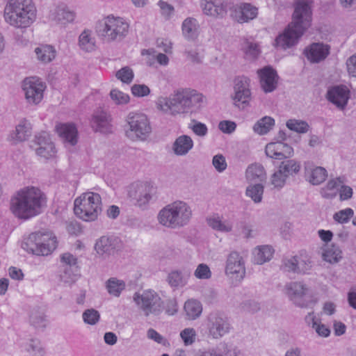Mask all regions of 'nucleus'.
I'll return each mask as SVG.
<instances>
[{"label": "nucleus", "instance_id": "1", "mask_svg": "<svg viewBox=\"0 0 356 356\" xmlns=\"http://www.w3.org/2000/svg\"><path fill=\"white\" fill-rule=\"evenodd\" d=\"M312 10L309 2L297 3L292 22L282 34L275 39V46L286 49L295 45L305 31L311 26Z\"/></svg>", "mask_w": 356, "mask_h": 356}, {"label": "nucleus", "instance_id": "2", "mask_svg": "<svg viewBox=\"0 0 356 356\" xmlns=\"http://www.w3.org/2000/svg\"><path fill=\"white\" fill-rule=\"evenodd\" d=\"M45 204V195L38 188L27 186L11 199L10 210L15 216L28 219L39 214Z\"/></svg>", "mask_w": 356, "mask_h": 356}, {"label": "nucleus", "instance_id": "3", "mask_svg": "<svg viewBox=\"0 0 356 356\" xmlns=\"http://www.w3.org/2000/svg\"><path fill=\"white\" fill-rule=\"evenodd\" d=\"M203 96L194 90L188 88L176 90L172 97H159L157 108L172 114L193 111L200 107Z\"/></svg>", "mask_w": 356, "mask_h": 356}, {"label": "nucleus", "instance_id": "4", "mask_svg": "<svg viewBox=\"0 0 356 356\" xmlns=\"http://www.w3.org/2000/svg\"><path fill=\"white\" fill-rule=\"evenodd\" d=\"M36 16L37 10L32 0H9L4 8L5 22L17 29L29 27Z\"/></svg>", "mask_w": 356, "mask_h": 356}, {"label": "nucleus", "instance_id": "5", "mask_svg": "<svg viewBox=\"0 0 356 356\" xmlns=\"http://www.w3.org/2000/svg\"><path fill=\"white\" fill-rule=\"evenodd\" d=\"M74 213L84 222H94L102 211V201L99 193L87 191L81 193L74 201Z\"/></svg>", "mask_w": 356, "mask_h": 356}, {"label": "nucleus", "instance_id": "6", "mask_svg": "<svg viewBox=\"0 0 356 356\" xmlns=\"http://www.w3.org/2000/svg\"><path fill=\"white\" fill-rule=\"evenodd\" d=\"M191 215V210L186 203L175 202L159 212L158 219L163 226L176 227L185 225Z\"/></svg>", "mask_w": 356, "mask_h": 356}, {"label": "nucleus", "instance_id": "7", "mask_svg": "<svg viewBox=\"0 0 356 356\" xmlns=\"http://www.w3.org/2000/svg\"><path fill=\"white\" fill-rule=\"evenodd\" d=\"M129 129L126 134L129 138L134 139L145 138L151 131V127L147 116L143 113H131L127 117Z\"/></svg>", "mask_w": 356, "mask_h": 356}, {"label": "nucleus", "instance_id": "8", "mask_svg": "<svg viewBox=\"0 0 356 356\" xmlns=\"http://www.w3.org/2000/svg\"><path fill=\"white\" fill-rule=\"evenodd\" d=\"M30 239L36 242L35 248L30 249V252L36 255H49L57 247L56 237L49 232L33 233Z\"/></svg>", "mask_w": 356, "mask_h": 356}, {"label": "nucleus", "instance_id": "9", "mask_svg": "<svg viewBox=\"0 0 356 356\" xmlns=\"http://www.w3.org/2000/svg\"><path fill=\"white\" fill-rule=\"evenodd\" d=\"M154 191V188L150 182L138 181L129 186L128 196L133 204L142 207L149 203Z\"/></svg>", "mask_w": 356, "mask_h": 356}, {"label": "nucleus", "instance_id": "10", "mask_svg": "<svg viewBox=\"0 0 356 356\" xmlns=\"http://www.w3.org/2000/svg\"><path fill=\"white\" fill-rule=\"evenodd\" d=\"M103 35L108 40H115L125 36L129 31V24L122 17L109 15L104 20Z\"/></svg>", "mask_w": 356, "mask_h": 356}, {"label": "nucleus", "instance_id": "11", "mask_svg": "<svg viewBox=\"0 0 356 356\" xmlns=\"http://www.w3.org/2000/svg\"><path fill=\"white\" fill-rule=\"evenodd\" d=\"M134 300L146 316L158 314L161 311V298L153 291H145L141 295L136 293Z\"/></svg>", "mask_w": 356, "mask_h": 356}, {"label": "nucleus", "instance_id": "12", "mask_svg": "<svg viewBox=\"0 0 356 356\" xmlns=\"http://www.w3.org/2000/svg\"><path fill=\"white\" fill-rule=\"evenodd\" d=\"M45 84L36 77L25 79L23 83V90L29 103L38 104L43 99Z\"/></svg>", "mask_w": 356, "mask_h": 356}, {"label": "nucleus", "instance_id": "13", "mask_svg": "<svg viewBox=\"0 0 356 356\" xmlns=\"http://www.w3.org/2000/svg\"><path fill=\"white\" fill-rule=\"evenodd\" d=\"M343 181L341 178H337L328 181L325 188L321 191L324 197H332L336 195L337 191L339 190L340 199L346 200L353 195V190L350 187L342 186Z\"/></svg>", "mask_w": 356, "mask_h": 356}, {"label": "nucleus", "instance_id": "14", "mask_svg": "<svg viewBox=\"0 0 356 356\" xmlns=\"http://www.w3.org/2000/svg\"><path fill=\"white\" fill-rule=\"evenodd\" d=\"M249 79L247 77H238L235 79L234 101L236 106L250 102L251 95L249 90Z\"/></svg>", "mask_w": 356, "mask_h": 356}, {"label": "nucleus", "instance_id": "15", "mask_svg": "<svg viewBox=\"0 0 356 356\" xmlns=\"http://www.w3.org/2000/svg\"><path fill=\"white\" fill-rule=\"evenodd\" d=\"M266 155L272 159L282 160L291 157L293 154V148L282 142L270 143L266 146Z\"/></svg>", "mask_w": 356, "mask_h": 356}, {"label": "nucleus", "instance_id": "16", "mask_svg": "<svg viewBox=\"0 0 356 356\" xmlns=\"http://www.w3.org/2000/svg\"><path fill=\"white\" fill-rule=\"evenodd\" d=\"M226 273L235 276L236 280L243 278L245 269L241 257L236 252H232L227 261Z\"/></svg>", "mask_w": 356, "mask_h": 356}, {"label": "nucleus", "instance_id": "17", "mask_svg": "<svg viewBox=\"0 0 356 356\" xmlns=\"http://www.w3.org/2000/svg\"><path fill=\"white\" fill-rule=\"evenodd\" d=\"M260 79V84L265 92L273 91L277 83V74L270 67H265L258 71Z\"/></svg>", "mask_w": 356, "mask_h": 356}, {"label": "nucleus", "instance_id": "18", "mask_svg": "<svg viewBox=\"0 0 356 356\" xmlns=\"http://www.w3.org/2000/svg\"><path fill=\"white\" fill-rule=\"evenodd\" d=\"M35 142L39 145V147L36 149V153L38 156L47 159L54 156L56 154L55 147L50 141L47 133L42 132L37 136Z\"/></svg>", "mask_w": 356, "mask_h": 356}, {"label": "nucleus", "instance_id": "19", "mask_svg": "<svg viewBox=\"0 0 356 356\" xmlns=\"http://www.w3.org/2000/svg\"><path fill=\"white\" fill-rule=\"evenodd\" d=\"M257 14V8L250 3H243L234 8L232 15L238 22L245 23L254 19Z\"/></svg>", "mask_w": 356, "mask_h": 356}, {"label": "nucleus", "instance_id": "20", "mask_svg": "<svg viewBox=\"0 0 356 356\" xmlns=\"http://www.w3.org/2000/svg\"><path fill=\"white\" fill-rule=\"evenodd\" d=\"M349 92L346 86H337L328 91L327 98L337 106L343 108L347 104Z\"/></svg>", "mask_w": 356, "mask_h": 356}, {"label": "nucleus", "instance_id": "21", "mask_svg": "<svg viewBox=\"0 0 356 356\" xmlns=\"http://www.w3.org/2000/svg\"><path fill=\"white\" fill-rule=\"evenodd\" d=\"M329 52V46L321 43H314L305 51L306 57L312 63H318L325 59Z\"/></svg>", "mask_w": 356, "mask_h": 356}, {"label": "nucleus", "instance_id": "22", "mask_svg": "<svg viewBox=\"0 0 356 356\" xmlns=\"http://www.w3.org/2000/svg\"><path fill=\"white\" fill-rule=\"evenodd\" d=\"M203 12L213 17L223 16L227 12L226 0H204Z\"/></svg>", "mask_w": 356, "mask_h": 356}, {"label": "nucleus", "instance_id": "23", "mask_svg": "<svg viewBox=\"0 0 356 356\" xmlns=\"http://www.w3.org/2000/svg\"><path fill=\"white\" fill-rule=\"evenodd\" d=\"M310 261L308 256L305 252L301 253L300 255V259H298L296 257H293L291 260H287L284 262V267L289 271H298L305 273L307 270L310 266Z\"/></svg>", "mask_w": 356, "mask_h": 356}, {"label": "nucleus", "instance_id": "24", "mask_svg": "<svg viewBox=\"0 0 356 356\" xmlns=\"http://www.w3.org/2000/svg\"><path fill=\"white\" fill-rule=\"evenodd\" d=\"M56 131L60 138L74 145L77 143V129L73 124H58Z\"/></svg>", "mask_w": 356, "mask_h": 356}, {"label": "nucleus", "instance_id": "25", "mask_svg": "<svg viewBox=\"0 0 356 356\" xmlns=\"http://www.w3.org/2000/svg\"><path fill=\"white\" fill-rule=\"evenodd\" d=\"M91 125L95 131L108 133L111 131L109 116L103 111L95 114L91 120Z\"/></svg>", "mask_w": 356, "mask_h": 356}, {"label": "nucleus", "instance_id": "26", "mask_svg": "<svg viewBox=\"0 0 356 356\" xmlns=\"http://www.w3.org/2000/svg\"><path fill=\"white\" fill-rule=\"evenodd\" d=\"M212 323L209 332L213 338L217 339L223 336L229 330V323L221 317H216L212 320Z\"/></svg>", "mask_w": 356, "mask_h": 356}, {"label": "nucleus", "instance_id": "27", "mask_svg": "<svg viewBox=\"0 0 356 356\" xmlns=\"http://www.w3.org/2000/svg\"><path fill=\"white\" fill-rule=\"evenodd\" d=\"M193 141L191 138L183 135L177 138L174 143V151L178 155H184L193 147Z\"/></svg>", "mask_w": 356, "mask_h": 356}, {"label": "nucleus", "instance_id": "28", "mask_svg": "<svg viewBox=\"0 0 356 356\" xmlns=\"http://www.w3.org/2000/svg\"><path fill=\"white\" fill-rule=\"evenodd\" d=\"M273 250L269 245L258 247L254 251V261L257 264H262L269 261L273 254Z\"/></svg>", "mask_w": 356, "mask_h": 356}, {"label": "nucleus", "instance_id": "29", "mask_svg": "<svg viewBox=\"0 0 356 356\" xmlns=\"http://www.w3.org/2000/svg\"><path fill=\"white\" fill-rule=\"evenodd\" d=\"M246 178L249 181H262L266 178L264 167L260 164H252L246 170Z\"/></svg>", "mask_w": 356, "mask_h": 356}, {"label": "nucleus", "instance_id": "30", "mask_svg": "<svg viewBox=\"0 0 356 356\" xmlns=\"http://www.w3.org/2000/svg\"><path fill=\"white\" fill-rule=\"evenodd\" d=\"M197 29L198 26L193 18H187L182 24L183 34L188 39H195L197 37Z\"/></svg>", "mask_w": 356, "mask_h": 356}, {"label": "nucleus", "instance_id": "31", "mask_svg": "<svg viewBox=\"0 0 356 356\" xmlns=\"http://www.w3.org/2000/svg\"><path fill=\"white\" fill-rule=\"evenodd\" d=\"M95 248L99 254H111L114 250V243L110 238L102 236L96 242Z\"/></svg>", "mask_w": 356, "mask_h": 356}, {"label": "nucleus", "instance_id": "32", "mask_svg": "<svg viewBox=\"0 0 356 356\" xmlns=\"http://www.w3.org/2000/svg\"><path fill=\"white\" fill-rule=\"evenodd\" d=\"M38 58L44 63L51 61L56 56V51L50 45H42L35 50Z\"/></svg>", "mask_w": 356, "mask_h": 356}, {"label": "nucleus", "instance_id": "33", "mask_svg": "<svg viewBox=\"0 0 356 356\" xmlns=\"http://www.w3.org/2000/svg\"><path fill=\"white\" fill-rule=\"evenodd\" d=\"M184 310L189 319H195L201 314L202 307L200 302L188 300L185 302Z\"/></svg>", "mask_w": 356, "mask_h": 356}, {"label": "nucleus", "instance_id": "34", "mask_svg": "<svg viewBox=\"0 0 356 356\" xmlns=\"http://www.w3.org/2000/svg\"><path fill=\"white\" fill-rule=\"evenodd\" d=\"M323 258L325 261L330 264L337 263L341 259V251L334 245H327L323 253Z\"/></svg>", "mask_w": 356, "mask_h": 356}, {"label": "nucleus", "instance_id": "35", "mask_svg": "<svg viewBox=\"0 0 356 356\" xmlns=\"http://www.w3.org/2000/svg\"><path fill=\"white\" fill-rule=\"evenodd\" d=\"M307 288L301 283L294 282L286 287V294L291 300H295L306 294Z\"/></svg>", "mask_w": 356, "mask_h": 356}, {"label": "nucleus", "instance_id": "36", "mask_svg": "<svg viewBox=\"0 0 356 356\" xmlns=\"http://www.w3.org/2000/svg\"><path fill=\"white\" fill-rule=\"evenodd\" d=\"M31 134L30 124L26 120H23L16 127L15 136L12 138L15 141H24Z\"/></svg>", "mask_w": 356, "mask_h": 356}, {"label": "nucleus", "instance_id": "37", "mask_svg": "<svg viewBox=\"0 0 356 356\" xmlns=\"http://www.w3.org/2000/svg\"><path fill=\"white\" fill-rule=\"evenodd\" d=\"M275 120L270 117L266 116L258 121L254 126V131L259 134L268 133L274 126Z\"/></svg>", "mask_w": 356, "mask_h": 356}, {"label": "nucleus", "instance_id": "38", "mask_svg": "<svg viewBox=\"0 0 356 356\" xmlns=\"http://www.w3.org/2000/svg\"><path fill=\"white\" fill-rule=\"evenodd\" d=\"M300 168V164L294 160H289L283 161L280 165L279 170L282 172L285 177L293 175L299 172Z\"/></svg>", "mask_w": 356, "mask_h": 356}, {"label": "nucleus", "instance_id": "39", "mask_svg": "<svg viewBox=\"0 0 356 356\" xmlns=\"http://www.w3.org/2000/svg\"><path fill=\"white\" fill-rule=\"evenodd\" d=\"M327 176V171L325 168L316 167L310 171L308 179L312 184L318 185L323 182Z\"/></svg>", "mask_w": 356, "mask_h": 356}, {"label": "nucleus", "instance_id": "40", "mask_svg": "<svg viewBox=\"0 0 356 356\" xmlns=\"http://www.w3.org/2000/svg\"><path fill=\"white\" fill-rule=\"evenodd\" d=\"M79 46L86 51H92L95 49L94 39L90 36L89 31H84L79 36Z\"/></svg>", "mask_w": 356, "mask_h": 356}, {"label": "nucleus", "instance_id": "41", "mask_svg": "<svg viewBox=\"0 0 356 356\" xmlns=\"http://www.w3.org/2000/svg\"><path fill=\"white\" fill-rule=\"evenodd\" d=\"M209 225L213 229L228 232L232 230V225L229 223L222 222L218 216H213L207 219Z\"/></svg>", "mask_w": 356, "mask_h": 356}, {"label": "nucleus", "instance_id": "42", "mask_svg": "<svg viewBox=\"0 0 356 356\" xmlns=\"http://www.w3.org/2000/svg\"><path fill=\"white\" fill-rule=\"evenodd\" d=\"M125 284L123 281L115 278H111L108 280L106 287L110 294L119 296L121 291L124 289Z\"/></svg>", "mask_w": 356, "mask_h": 356}, {"label": "nucleus", "instance_id": "43", "mask_svg": "<svg viewBox=\"0 0 356 356\" xmlns=\"http://www.w3.org/2000/svg\"><path fill=\"white\" fill-rule=\"evenodd\" d=\"M263 193L264 187L261 184L250 186L246 190V195L256 203L261 201Z\"/></svg>", "mask_w": 356, "mask_h": 356}, {"label": "nucleus", "instance_id": "44", "mask_svg": "<svg viewBox=\"0 0 356 356\" xmlns=\"http://www.w3.org/2000/svg\"><path fill=\"white\" fill-rule=\"evenodd\" d=\"M353 216L354 211L351 208H346L336 212L333 216V219L339 224H346Z\"/></svg>", "mask_w": 356, "mask_h": 356}, {"label": "nucleus", "instance_id": "45", "mask_svg": "<svg viewBox=\"0 0 356 356\" xmlns=\"http://www.w3.org/2000/svg\"><path fill=\"white\" fill-rule=\"evenodd\" d=\"M115 76L122 83L129 84L134 79V74L129 67H124L116 72Z\"/></svg>", "mask_w": 356, "mask_h": 356}, {"label": "nucleus", "instance_id": "46", "mask_svg": "<svg viewBox=\"0 0 356 356\" xmlns=\"http://www.w3.org/2000/svg\"><path fill=\"white\" fill-rule=\"evenodd\" d=\"M287 127L298 133H305L307 131L309 125L303 121H298L296 120H289L286 122Z\"/></svg>", "mask_w": 356, "mask_h": 356}, {"label": "nucleus", "instance_id": "47", "mask_svg": "<svg viewBox=\"0 0 356 356\" xmlns=\"http://www.w3.org/2000/svg\"><path fill=\"white\" fill-rule=\"evenodd\" d=\"M180 337L185 346L193 344L196 338V332L193 328H185L180 332Z\"/></svg>", "mask_w": 356, "mask_h": 356}, {"label": "nucleus", "instance_id": "48", "mask_svg": "<svg viewBox=\"0 0 356 356\" xmlns=\"http://www.w3.org/2000/svg\"><path fill=\"white\" fill-rule=\"evenodd\" d=\"M110 95L112 100L117 104H127L129 101V96L118 89L112 90L110 92Z\"/></svg>", "mask_w": 356, "mask_h": 356}, {"label": "nucleus", "instance_id": "49", "mask_svg": "<svg viewBox=\"0 0 356 356\" xmlns=\"http://www.w3.org/2000/svg\"><path fill=\"white\" fill-rule=\"evenodd\" d=\"M83 318L85 323L94 325L99 321V314L97 311L93 309H87L83 314Z\"/></svg>", "mask_w": 356, "mask_h": 356}, {"label": "nucleus", "instance_id": "50", "mask_svg": "<svg viewBox=\"0 0 356 356\" xmlns=\"http://www.w3.org/2000/svg\"><path fill=\"white\" fill-rule=\"evenodd\" d=\"M211 272L209 266L206 264H201L198 265L195 271V276L198 279H209L211 277Z\"/></svg>", "mask_w": 356, "mask_h": 356}, {"label": "nucleus", "instance_id": "51", "mask_svg": "<svg viewBox=\"0 0 356 356\" xmlns=\"http://www.w3.org/2000/svg\"><path fill=\"white\" fill-rule=\"evenodd\" d=\"M131 90L133 95L136 97H145L150 92L148 86L144 84H134Z\"/></svg>", "mask_w": 356, "mask_h": 356}, {"label": "nucleus", "instance_id": "52", "mask_svg": "<svg viewBox=\"0 0 356 356\" xmlns=\"http://www.w3.org/2000/svg\"><path fill=\"white\" fill-rule=\"evenodd\" d=\"M203 356H238V353L236 349L228 348L227 346H225L218 351H213L209 355H204Z\"/></svg>", "mask_w": 356, "mask_h": 356}, {"label": "nucleus", "instance_id": "53", "mask_svg": "<svg viewBox=\"0 0 356 356\" xmlns=\"http://www.w3.org/2000/svg\"><path fill=\"white\" fill-rule=\"evenodd\" d=\"M245 54L247 56H250L252 58H256L259 54V49L257 44L249 42L248 41L245 42L243 47Z\"/></svg>", "mask_w": 356, "mask_h": 356}, {"label": "nucleus", "instance_id": "54", "mask_svg": "<svg viewBox=\"0 0 356 356\" xmlns=\"http://www.w3.org/2000/svg\"><path fill=\"white\" fill-rule=\"evenodd\" d=\"M58 19L63 24L65 22H71L74 19V13L67 10L65 8L59 9L58 11Z\"/></svg>", "mask_w": 356, "mask_h": 356}, {"label": "nucleus", "instance_id": "55", "mask_svg": "<svg viewBox=\"0 0 356 356\" xmlns=\"http://www.w3.org/2000/svg\"><path fill=\"white\" fill-rule=\"evenodd\" d=\"M286 177H285L281 171L278 170V171L275 172L271 177V184L275 188H281L284 186L285 183Z\"/></svg>", "mask_w": 356, "mask_h": 356}, {"label": "nucleus", "instance_id": "56", "mask_svg": "<svg viewBox=\"0 0 356 356\" xmlns=\"http://www.w3.org/2000/svg\"><path fill=\"white\" fill-rule=\"evenodd\" d=\"M213 165L219 172L225 170L227 168L225 158L221 154L216 155L213 158Z\"/></svg>", "mask_w": 356, "mask_h": 356}, {"label": "nucleus", "instance_id": "57", "mask_svg": "<svg viewBox=\"0 0 356 356\" xmlns=\"http://www.w3.org/2000/svg\"><path fill=\"white\" fill-rule=\"evenodd\" d=\"M218 127L223 133L230 134L236 129V125L234 122L224 120L219 123Z\"/></svg>", "mask_w": 356, "mask_h": 356}, {"label": "nucleus", "instance_id": "58", "mask_svg": "<svg viewBox=\"0 0 356 356\" xmlns=\"http://www.w3.org/2000/svg\"><path fill=\"white\" fill-rule=\"evenodd\" d=\"M182 281L180 273L173 271L168 275V282L172 286H178Z\"/></svg>", "mask_w": 356, "mask_h": 356}, {"label": "nucleus", "instance_id": "59", "mask_svg": "<svg viewBox=\"0 0 356 356\" xmlns=\"http://www.w3.org/2000/svg\"><path fill=\"white\" fill-rule=\"evenodd\" d=\"M191 128L196 135L200 136H204L207 133V126L201 122H195Z\"/></svg>", "mask_w": 356, "mask_h": 356}, {"label": "nucleus", "instance_id": "60", "mask_svg": "<svg viewBox=\"0 0 356 356\" xmlns=\"http://www.w3.org/2000/svg\"><path fill=\"white\" fill-rule=\"evenodd\" d=\"M346 65L349 74L356 77V54L353 55L348 59Z\"/></svg>", "mask_w": 356, "mask_h": 356}, {"label": "nucleus", "instance_id": "61", "mask_svg": "<svg viewBox=\"0 0 356 356\" xmlns=\"http://www.w3.org/2000/svg\"><path fill=\"white\" fill-rule=\"evenodd\" d=\"M61 261L66 265L70 266V267H74L76 269V258H75L72 254L70 253H64L61 256Z\"/></svg>", "mask_w": 356, "mask_h": 356}, {"label": "nucleus", "instance_id": "62", "mask_svg": "<svg viewBox=\"0 0 356 356\" xmlns=\"http://www.w3.org/2000/svg\"><path fill=\"white\" fill-rule=\"evenodd\" d=\"M158 47L161 48L165 53H171L172 43L165 38H159L156 41Z\"/></svg>", "mask_w": 356, "mask_h": 356}, {"label": "nucleus", "instance_id": "63", "mask_svg": "<svg viewBox=\"0 0 356 356\" xmlns=\"http://www.w3.org/2000/svg\"><path fill=\"white\" fill-rule=\"evenodd\" d=\"M147 336L149 339H153L159 343L165 344L166 343V340L154 329L151 328L148 330Z\"/></svg>", "mask_w": 356, "mask_h": 356}, {"label": "nucleus", "instance_id": "64", "mask_svg": "<svg viewBox=\"0 0 356 356\" xmlns=\"http://www.w3.org/2000/svg\"><path fill=\"white\" fill-rule=\"evenodd\" d=\"M159 5L161 8L162 14L166 17H169L174 12V8L165 1H160L159 2Z\"/></svg>", "mask_w": 356, "mask_h": 356}]
</instances>
